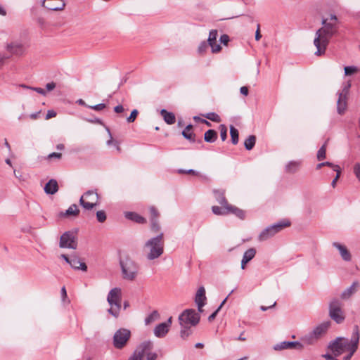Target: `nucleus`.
I'll return each mask as SVG.
<instances>
[{"instance_id": "obj_1", "label": "nucleus", "mask_w": 360, "mask_h": 360, "mask_svg": "<svg viewBox=\"0 0 360 360\" xmlns=\"http://www.w3.org/2000/svg\"><path fill=\"white\" fill-rule=\"evenodd\" d=\"M321 24L323 27L316 32L314 39V45L316 48V56L325 54L330 39L338 32V25L328 22V19L323 18Z\"/></svg>"}, {"instance_id": "obj_2", "label": "nucleus", "mask_w": 360, "mask_h": 360, "mask_svg": "<svg viewBox=\"0 0 360 360\" xmlns=\"http://www.w3.org/2000/svg\"><path fill=\"white\" fill-rule=\"evenodd\" d=\"M164 245L163 233L148 240L143 246L146 258L148 260H154L160 257L164 252Z\"/></svg>"}, {"instance_id": "obj_3", "label": "nucleus", "mask_w": 360, "mask_h": 360, "mask_svg": "<svg viewBox=\"0 0 360 360\" xmlns=\"http://www.w3.org/2000/svg\"><path fill=\"white\" fill-rule=\"evenodd\" d=\"M122 290L120 288H114L110 290L107 301L110 306L108 312L115 318H117L121 310Z\"/></svg>"}, {"instance_id": "obj_4", "label": "nucleus", "mask_w": 360, "mask_h": 360, "mask_svg": "<svg viewBox=\"0 0 360 360\" xmlns=\"http://www.w3.org/2000/svg\"><path fill=\"white\" fill-rule=\"evenodd\" d=\"M120 265L124 279L134 281L136 278L138 274L139 267L134 261L129 257H126L125 259H121L120 260Z\"/></svg>"}, {"instance_id": "obj_5", "label": "nucleus", "mask_w": 360, "mask_h": 360, "mask_svg": "<svg viewBox=\"0 0 360 360\" xmlns=\"http://www.w3.org/2000/svg\"><path fill=\"white\" fill-rule=\"evenodd\" d=\"M290 226V221L288 219H282L264 229L259 235L258 240L265 241Z\"/></svg>"}, {"instance_id": "obj_6", "label": "nucleus", "mask_w": 360, "mask_h": 360, "mask_svg": "<svg viewBox=\"0 0 360 360\" xmlns=\"http://www.w3.org/2000/svg\"><path fill=\"white\" fill-rule=\"evenodd\" d=\"M99 198L96 191L89 190L81 196L79 204L84 209L91 210L99 204Z\"/></svg>"}, {"instance_id": "obj_7", "label": "nucleus", "mask_w": 360, "mask_h": 360, "mask_svg": "<svg viewBox=\"0 0 360 360\" xmlns=\"http://www.w3.org/2000/svg\"><path fill=\"white\" fill-rule=\"evenodd\" d=\"M342 307V304L338 298L332 299L329 303V316L338 324L345 319Z\"/></svg>"}, {"instance_id": "obj_8", "label": "nucleus", "mask_w": 360, "mask_h": 360, "mask_svg": "<svg viewBox=\"0 0 360 360\" xmlns=\"http://www.w3.org/2000/svg\"><path fill=\"white\" fill-rule=\"evenodd\" d=\"M350 340L343 337H338L334 340L329 342L328 348L333 352L335 356L342 354L345 350L349 349Z\"/></svg>"}, {"instance_id": "obj_9", "label": "nucleus", "mask_w": 360, "mask_h": 360, "mask_svg": "<svg viewBox=\"0 0 360 360\" xmlns=\"http://www.w3.org/2000/svg\"><path fill=\"white\" fill-rule=\"evenodd\" d=\"M200 315L195 309H189L184 310L179 316V321L181 326H196L200 321Z\"/></svg>"}, {"instance_id": "obj_10", "label": "nucleus", "mask_w": 360, "mask_h": 360, "mask_svg": "<svg viewBox=\"0 0 360 360\" xmlns=\"http://www.w3.org/2000/svg\"><path fill=\"white\" fill-rule=\"evenodd\" d=\"M131 337V331L127 328L118 329L113 335V346L117 349L124 348Z\"/></svg>"}, {"instance_id": "obj_11", "label": "nucleus", "mask_w": 360, "mask_h": 360, "mask_svg": "<svg viewBox=\"0 0 360 360\" xmlns=\"http://www.w3.org/2000/svg\"><path fill=\"white\" fill-rule=\"evenodd\" d=\"M360 338L359 328L357 325L353 327L352 333L350 338V345L349 349V354L343 357V360H350L354 354L356 352Z\"/></svg>"}, {"instance_id": "obj_12", "label": "nucleus", "mask_w": 360, "mask_h": 360, "mask_svg": "<svg viewBox=\"0 0 360 360\" xmlns=\"http://www.w3.org/2000/svg\"><path fill=\"white\" fill-rule=\"evenodd\" d=\"M59 246L61 248L75 250L77 248V237L72 231L65 232L60 238Z\"/></svg>"}, {"instance_id": "obj_13", "label": "nucleus", "mask_w": 360, "mask_h": 360, "mask_svg": "<svg viewBox=\"0 0 360 360\" xmlns=\"http://www.w3.org/2000/svg\"><path fill=\"white\" fill-rule=\"evenodd\" d=\"M351 86V84L348 83L347 85L344 86L342 92L339 93L338 99L337 101V110L340 115H342L345 112L347 106V96L349 93V89Z\"/></svg>"}, {"instance_id": "obj_14", "label": "nucleus", "mask_w": 360, "mask_h": 360, "mask_svg": "<svg viewBox=\"0 0 360 360\" xmlns=\"http://www.w3.org/2000/svg\"><path fill=\"white\" fill-rule=\"evenodd\" d=\"M273 348L276 351L288 349H295L301 351L304 349V345L299 341H283L274 345Z\"/></svg>"}, {"instance_id": "obj_15", "label": "nucleus", "mask_w": 360, "mask_h": 360, "mask_svg": "<svg viewBox=\"0 0 360 360\" xmlns=\"http://www.w3.org/2000/svg\"><path fill=\"white\" fill-rule=\"evenodd\" d=\"M172 317H169L167 322L161 323L155 326L154 328V335L157 338H163L167 334L172 324Z\"/></svg>"}, {"instance_id": "obj_16", "label": "nucleus", "mask_w": 360, "mask_h": 360, "mask_svg": "<svg viewBox=\"0 0 360 360\" xmlns=\"http://www.w3.org/2000/svg\"><path fill=\"white\" fill-rule=\"evenodd\" d=\"M146 345L148 347V349L143 351L142 354V359H143L144 355L146 357V360H156L158 359V354L155 352H152V349L154 347V344L151 340H146L140 343L138 346Z\"/></svg>"}, {"instance_id": "obj_17", "label": "nucleus", "mask_w": 360, "mask_h": 360, "mask_svg": "<svg viewBox=\"0 0 360 360\" xmlns=\"http://www.w3.org/2000/svg\"><path fill=\"white\" fill-rule=\"evenodd\" d=\"M218 37V32L217 30H212L210 32L207 42L209 46L211 47L212 52L215 53L220 51L221 47L220 44H217V39Z\"/></svg>"}, {"instance_id": "obj_18", "label": "nucleus", "mask_w": 360, "mask_h": 360, "mask_svg": "<svg viewBox=\"0 0 360 360\" xmlns=\"http://www.w3.org/2000/svg\"><path fill=\"white\" fill-rule=\"evenodd\" d=\"M207 297L205 296V289L203 286H200L195 294V302L198 306L200 312L202 311V307L206 304Z\"/></svg>"}, {"instance_id": "obj_19", "label": "nucleus", "mask_w": 360, "mask_h": 360, "mask_svg": "<svg viewBox=\"0 0 360 360\" xmlns=\"http://www.w3.org/2000/svg\"><path fill=\"white\" fill-rule=\"evenodd\" d=\"M43 6L51 11H62L65 6V3L63 0H48L46 4L43 3Z\"/></svg>"}, {"instance_id": "obj_20", "label": "nucleus", "mask_w": 360, "mask_h": 360, "mask_svg": "<svg viewBox=\"0 0 360 360\" xmlns=\"http://www.w3.org/2000/svg\"><path fill=\"white\" fill-rule=\"evenodd\" d=\"M359 281H354L352 284L346 288L340 295V298L343 300H349L354 294H355L359 287Z\"/></svg>"}, {"instance_id": "obj_21", "label": "nucleus", "mask_w": 360, "mask_h": 360, "mask_svg": "<svg viewBox=\"0 0 360 360\" xmlns=\"http://www.w3.org/2000/svg\"><path fill=\"white\" fill-rule=\"evenodd\" d=\"M330 326V321H325L316 326L311 331L318 340H319L326 333Z\"/></svg>"}, {"instance_id": "obj_22", "label": "nucleus", "mask_w": 360, "mask_h": 360, "mask_svg": "<svg viewBox=\"0 0 360 360\" xmlns=\"http://www.w3.org/2000/svg\"><path fill=\"white\" fill-rule=\"evenodd\" d=\"M69 264L72 268L76 270H82L83 271H86L87 270L86 264L82 262L80 259L75 255L70 257Z\"/></svg>"}, {"instance_id": "obj_23", "label": "nucleus", "mask_w": 360, "mask_h": 360, "mask_svg": "<svg viewBox=\"0 0 360 360\" xmlns=\"http://www.w3.org/2000/svg\"><path fill=\"white\" fill-rule=\"evenodd\" d=\"M333 245L339 250L340 256L344 261H346V262L351 261L352 256H351L349 251L346 248V246H345L339 243H337V242L333 243Z\"/></svg>"}, {"instance_id": "obj_24", "label": "nucleus", "mask_w": 360, "mask_h": 360, "mask_svg": "<svg viewBox=\"0 0 360 360\" xmlns=\"http://www.w3.org/2000/svg\"><path fill=\"white\" fill-rule=\"evenodd\" d=\"M44 192L46 194L53 195L58 191V182L56 179H50L44 186Z\"/></svg>"}, {"instance_id": "obj_25", "label": "nucleus", "mask_w": 360, "mask_h": 360, "mask_svg": "<svg viewBox=\"0 0 360 360\" xmlns=\"http://www.w3.org/2000/svg\"><path fill=\"white\" fill-rule=\"evenodd\" d=\"M7 50L15 55H20L23 53V45L19 42H12L6 46Z\"/></svg>"}, {"instance_id": "obj_26", "label": "nucleus", "mask_w": 360, "mask_h": 360, "mask_svg": "<svg viewBox=\"0 0 360 360\" xmlns=\"http://www.w3.org/2000/svg\"><path fill=\"white\" fill-rule=\"evenodd\" d=\"M79 214V210L76 204L71 205L65 212H61L59 214L60 217H67L70 216L77 217Z\"/></svg>"}, {"instance_id": "obj_27", "label": "nucleus", "mask_w": 360, "mask_h": 360, "mask_svg": "<svg viewBox=\"0 0 360 360\" xmlns=\"http://www.w3.org/2000/svg\"><path fill=\"white\" fill-rule=\"evenodd\" d=\"M124 217L127 219L131 220L138 224H145L146 222V219L144 217L134 212H126L124 213Z\"/></svg>"}, {"instance_id": "obj_28", "label": "nucleus", "mask_w": 360, "mask_h": 360, "mask_svg": "<svg viewBox=\"0 0 360 360\" xmlns=\"http://www.w3.org/2000/svg\"><path fill=\"white\" fill-rule=\"evenodd\" d=\"M300 340L303 345H313L319 340L318 338L314 335L312 331L303 335Z\"/></svg>"}, {"instance_id": "obj_29", "label": "nucleus", "mask_w": 360, "mask_h": 360, "mask_svg": "<svg viewBox=\"0 0 360 360\" xmlns=\"http://www.w3.org/2000/svg\"><path fill=\"white\" fill-rule=\"evenodd\" d=\"M148 349L146 345L137 346L132 354L129 356L128 360H142V354L143 351Z\"/></svg>"}, {"instance_id": "obj_30", "label": "nucleus", "mask_w": 360, "mask_h": 360, "mask_svg": "<svg viewBox=\"0 0 360 360\" xmlns=\"http://www.w3.org/2000/svg\"><path fill=\"white\" fill-rule=\"evenodd\" d=\"M161 115L163 117L165 122L168 124H173L176 122L175 115L172 112H168L165 109L160 111Z\"/></svg>"}, {"instance_id": "obj_31", "label": "nucleus", "mask_w": 360, "mask_h": 360, "mask_svg": "<svg viewBox=\"0 0 360 360\" xmlns=\"http://www.w3.org/2000/svg\"><path fill=\"white\" fill-rule=\"evenodd\" d=\"M214 197L217 200V201L218 202V203H219L221 206H226V208L229 206H230L231 205H229L224 196V191H214Z\"/></svg>"}, {"instance_id": "obj_32", "label": "nucleus", "mask_w": 360, "mask_h": 360, "mask_svg": "<svg viewBox=\"0 0 360 360\" xmlns=\"http://www.w3.org/2000/svg\"><path fill=\"white\" fill-rule=\"evenodd\" d=\"M193 126L191 124H188L186 127V128L182 131L183 136L190 141L191 142L195 141V134L191 131Z\"/></svg>"}, {"instance_id": "obj_33", "label": "nucleus", "mask_w": 360, "mask_h": 360, "mask_svg": "<svg viewBox=\"0 0 360 360\" xmlns=\"http://www.w3.org/2000/svg\"><path fill=\"white\" fill-rule=\"evenodd\" d=\"M217 139V133L214 129H209L204 134V140L207 143H213Z\"/></svg>"}, {"instance_id": "obj_34", "label": "nucleus", "mask_w": 360, "mask_h": 360, "mask_svg": "<svg viewBox=\"0 0 360 360\" xmlns=\"http://www.w3.org/2000/svg\"><path fill=\"white\" fill-rule=\"evenodd\" d=\"M226 209L229 211V214L232 213L241 219H243L245 218V212L243 210H240L231 205L227 207Z\"/></svg>"}, {"instance_id": "obj_35", "label": "nucleus", "mask_w": 360, "mask_h": 360, "mask_svg": "<svg viewBox=\"0 0 360 360\" xmlns=\"http://www.w3.org/2000/svg\"><path fill=\"white\" fill-rule=\"evenodd\" d=\"M300 165V161H290L285 166V169L289 173H295L299 169Z\"/></svg>"}, {"instance_id": "obj_36", "label": "nucleus", "mask_w": 360, "mask_h": 360, "mask_svg": "<svg viewBox=\"0 0 360 360\" xmlns=\"http://www.w3.org/2000/svg\"><path fill=\"white\" fill-rule=\"evenodd\" d=\"M256 143V136L254 135H250L248 139H245L244 142V146L246 150H252Z\"/></svg>"}, {"instance_id": "obj_37", "label": "nucleus", "mask_w": 360, "mask_h": 360, "mask_svg": "<svg viewBox=\"0 0 360 360\" xmlns=\"http://www.w3.org/2000/svg\"><path fill=\"white\" fill-rule=\"evenodd\" d=\"M230 134L231 142L233 145H236L238 143L239 133L238 130L233 126L230 127Z\"/></svg>"}, {"instance_id": "obj_38", "label": "nucleus", "mask_w": 360, "mask_h": 360, "mask_svg": "<svg viewBox=\"0 0 360 360\" xmlns=\"http://www.w3.org/2000/svg\"><path fill=\"white\" fill-rule=\"evenodd\" d=\"M212 211L217 215H225L229 214V211L226 209V206H212Z\"/></svg>"}, {"instance_id": "obj_39", "label": "nucleus", "mask_w": 360, "mask_h": 360, "mask_svg": "<svg viewBox=\"0 0 360 360\" xmlns=\"http://www.w3.org/2000/svg\"><path fill=\"white\" fill-rule=\"evenodd\" d=\"M160 317V314L158 311L154 310L150 314H149L146 319H145V323L146 325H148L155 321L158 320Z\"/></svg>"}, {"instance_id": "obj_40", "label": "nucleus", "mask_w": 360, "mask_h": 360, "mask_svg": "<svg viewBox=\"0 0 360 360\" xmlns=\"http://www.w3.org/2000/svg\"><path fill=\"white\" fill-rule=\"evenodd\" d=\"M203 116L206 118V119H208L212 122H221V117L220 116L217 114L216 112H208L205 115H203Z\"/></svg>"}, {"instance_id": "obj_41", "label": "nucleus", "mask_w": 360, "mask_h": 360, "mask_svg": "<svg viewBox=\"0 0 360 360\" xmlns=\"http://www.w3.org/2000/svg\"><path fill=\"white\" fill-rule=\"evenodd\" d=\"M255 255L256 250L254 248H251L244 252L243 257H246V259H248V261H251L255 257Z\"/></svg>"}, {"instance_id": "obj_42", "label": "nucleus", "mask_w": 360, "mask_h": 360, "mask_svg": "<svg viewBox=\"0 0 360 360\" xmlns=\"http://www.w3.org/2000/svg\"><path fill=\"white\" fill-rule=\"evenodd\" d=\"M318 160H322L326 157V143L323 144L318 150L316 155Z\"/></svg>"}, {"instance_id": "obj_43", "label": "nucleus", "mask_w": 360, "mask_h": 360, "mask_svg": "<svg viewBox=\"0 0 360 360\" xmlns=\"http://www.w3.org/2000/svg\"><path fill=\"white\" fill-rule=\"evenodd\" d=\"M181 330L180 332V335L183 339H186L191 334V330L190 329V326H181Z\"/></svg>"}, {"instance_id": "obj_44", "label": "nucleus", "mask_w": 360, "mask_h": 360, "mask_svg": "<svg viewBox=\"0 0 360 360\" xmlns=\"http://www.w3.org/2000/svg\"><path fill=\"white\" fill-rule=\"evenodd\" d=\"M326 166L331 167L333 170L335 169H338V167H339L338 165H335L330 162H323L319 163L318 165H316V169H320L321 167H326Z\"/></svg>"}, {"instance_id": "obj_45", "label": "nucleus", "mask_w": 360, "mask_h": 360, "mask_svg": "<svg viewBox=\"0 0 360 360\" xmlns=\"http://www.w3.org/2000/svg\"><path fill=\"white\" fill-rule=\"evenodd\" d=\"M209 46V44H208V42L205 41H202L199 46H198V52L200 53V54H203L204 53L206 52L207 48Z\"/></svg>"}, {"instance_id": "obj_46", "label": "nucleus", "mask_w": 360, "mask_h": 360, "mask_svg": "<svg viewBox=\"0 0 360 360\" xmlns=\"http://www.w3.org/2000/svg\"><path fill=\"white\" fill-rule=\"evenodd\" d=\"M106 214L103 210H99L96 212V219L98 222L103 223L106 220Z\"/></svg>"}, {"instance_id": "obj_47", "label": "nucleus", "mask_w": 360, "mask_h": 360, "mask_svg": "<svg viewBox=\"0 0 360 360\" xmlns=\"http://www.w3.org/2000/svg\"><path fill=\"white\" fill-rule=\"evenodd\" d=\"M219 130L221 139L224 141L227 138V128L224 124H220Z\"/></svg>"}, {"instance_id": "obj_48", "label": "nucleus", "mask_w": 360, "mask_h": 360, "mask_svg": "<svg viewBox=\"0 0 360 360\" xmlns=\"http://www.w3.org/2000/svg\"><path fill=\"white\" fill-rule=\"evenodd\" d=\"M138 114H139V111L136 109L133 110L131 112L130 115L127 118V122L128 123L134 122L135 121Z\"/></svg>"}, {"instance_id": "obj_49", "label": "nucleus", "mask_w": 360, "mask_h": 360, "mask_svg": "<svg viewBox=\"0 0 360 360\" xmlns=\"http://www.w3.org/2000/svg\"><path fill=\"white\" fill-rule=\"evenodd\" d=\"M150 222H151V230L154 232H158L160 229V226L159 224L158 220L156 219H151Z\"/></svg>"}, {"instance_id": "obj_50", "label": "nucleus", "mask_w": 360, "mask_h": 360, "mask_svg": "<svg viewBox=\"0 0 360 360\" xmlns=\"http://www.w3.org/2000/svg\"><path fill=\"white\" fill-rule=\"evenodd\" d=\"M357 71V68L355 66H347L345 68V75H352Z\"/></svg>"}, {"instance_id": "obj_51", "label": "nucleus", "mask_w": 360, "mask_h": 360, "mask_svg": "<svg viewBox=\"0 0 360 360\" xmlns=\"http://www.w3.org/2000/svg\"><path fill=\"white\" fill-rule=\"evenodd\" d=\"M149 211H150V220L155 219H158V218L159 217V212L156 210V208L155 207H150L149 209Z\"/></svg>"}, {"instance_id": "obj_52", "label": "nucleus", "mask_w": 360, "mask_h": 360, "mask_svg": "<svg viewBox=\"0 0 360 360\" xmlns=\"http://www.w3.org/2000/svg\"><path fill=\"white\" fill-rule=\"evenodd\" d=\"M334 171L336 172V176L333 179V181L331 182V186L333 188L335 187L337 181L338 180V179L340 178V174H341V169H340V167H338V169H335Z\"/></svg>"}, {"instance_id": "obj_53", "label": "nucleus", "mask_w": 360, "mask_h": 360, "mask_svg": "<svg viewBox=\"0 0 360 360\" xmlns=\"http://www.w3.org/2000/svg\"><path fill=\"white\" fill-rule=\"evenodd\" d=\"M177 172L179 174H193V175H198V172L195 171L193 169H188V170L183 169H178Z\"/></svg>"}, {"instance_id": "obj_54", "label": "nucleus", "mask_w": 360, "mask_h": 360, "mask_svg": "<svg viewBox=\"0 0 360 360\" xmlns=\"http://www.w3.org/2000/svg\"><path fill=\"white\" fill-rule=\"evenodd\" d=\"M22 87L32 89L33 91H37V93L40 94L41 95L45 96L46 95V91L41 88L39 87H30L25 85H22Z\"/></svg>"}, {"instance_id": "obj_55", "label": "nucleus", "mask_w": 360, "mask_h": 360, "mask_svg": "<svg viewBox=\"0 0 360 360\" xmlns=\"http://www.w3.org/2000/svg\"><path fill=\"white\" fill-rule=\"evenodd\" d=\"M193 120L195 122H200L201 123H203V124H206L208 127H211V125H212L211 123L209 121H207L205 119L200 118L199 116H194L193 117Z\"/></svg>"}, {"instance_id": "obj_56", "label": "nucleus", "mask_w": 360, "mask_h": 360, "mask_svg": "<svg viewBox=\"0 0 360 360\" xmlns=\"http://www.w3.org/2000/svg\"><path fill=\"white\" fill-rule=\"evenodd\" d=\"M354 172L360 181V163H356L354 167Z\"/></svg>"}, {"instance_id": "obj_57", "label": "nucleus", "mask_w": 360, "mask_h": 360, "mask_svg": "<svg viewBox=\"0 0 360 360\" xmlns=\"http://www.w3.org/2000/svg\"><path fill=\"white\" fill-rule=\"evenodd\" d=\"M88 108L99 111L103 110L105 108V105L104 103H99L93 106H88Z\"/></svg>"}, {"instance_id": "obj_58", "label": "nucleus", "mask_w": 360, "mask_h": 360, "mask_svg": "<svg viewBox=\"0 0 360 360\" xmlns=\"http://www.w3.org/2000/svg\"><path fill=\"white\" fill-rule=\"evenodd\" d=\"M219 40L223 44L227 45L228 42L229 41V37L227 34H222L220 37Z\"/></svg>"}, {"instance_id": "obj_59", "label": "nucleus", "mask_w": 360, "mask_h": 360, "mask_svg": "<svg viewBox=\"0 0 360 360\" xmlns=\"http://www.w3.org/2000/svg\"><path fill=\"white\" fill-rule=\"evenodd\" d=\"M56 116V112L53 110H48L46 115V120H49L51 118L55 117Z\"/></svg>"}, {"instance_id": "obj_60", "label": "nucleus", "mask_w": 360, "mask_h": 360, "mask_svg": "<svg viewBox=\"0 0 360 360\" xmlns=\"http://www.w3.org/2000/svg\"><path fill=\"white\" fill-rule=\"evenodd\" d=\"M328 22H330V23H335V25H338V18L334 14H331L330 15V18H328Z\"/></svg>"}, {"instance_id": "obj_61", "label": "nucleus", "mask_w": 360, "mask_h": 360, "mask_svg": "<svg viewBox=\"0 0 360 360\" xmlns=\"http://www.w3.org/2000/svg\"><path fill=\"white\" fill-rule=\"evenodd\" d=\"M62 157V154L60 153H50L49 155H48V158L49 159H51L53 158H58V159H60Z\"/></svg>"}, {"instance_id": "obj_62", "label": "nucleus", "mask_w": 360, "mask_h": 360, "mask_svg": "<svg viewBox=\"0 0 360 360\" xmlns=\"http://www.w3.org/2000/svg\"><path fill=\"white\" fill-rule=\"evenodd\" d=\"M55 87H56V84L53 82L47 83L46 84V89L49 91H52L53 89H55Z\"/></svg>"}, {"instance_id": "obj_63", "label": "nucleus", "mask_w": 360, "mask_h": 360, "mask_svg": "<svg viewBox=\"0 0 360 360\" xmlns=\"http://www.w3.org/2000/svg\"><path fill=\"white\" fill-rule=\"evenodd\" d=\"M219 311L217 309L212 314H210L208 317V321H212L217 316L218 312Z\"/></svg>"}, {"instance_id": "obj_64", "label": "nucleus", "mask_w": 360, "mask_h": 360, "mask_svg": "<svg viewBox=\"0 0 360 360\" xmlns=\"http://www.w3.org/2000/svg\"><path fill=\"white\" fill-rule=\"evenodd\" d=\"M114 111L117 113H121L124 111V107L122 105H118L114 108Z\"/></svg>"}]
</instances>
